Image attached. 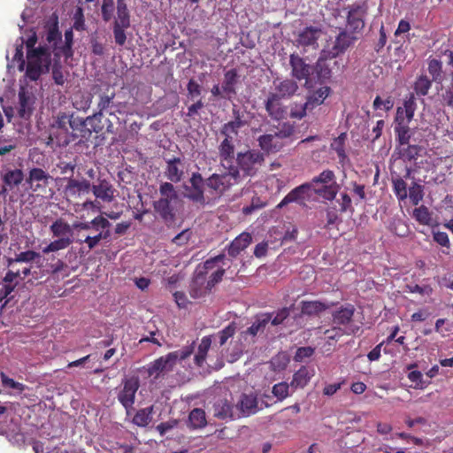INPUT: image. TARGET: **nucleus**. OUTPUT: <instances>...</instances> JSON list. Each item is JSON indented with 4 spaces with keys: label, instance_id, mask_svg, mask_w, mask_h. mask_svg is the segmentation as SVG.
Segmentation results:
<instances>
[{
    "label": "nucleus",
    "instance_id": "1",
    "mask_svg": "<svg viewBox=\"0 0 453 453\" xmlns=\"http://www.w3.org/2000/svg\"><path fill=\"white\" fill-rule=\"evenodd\" d=\"M93 96H97L96 111L90 117L101 120L104 113L113 114L111 111L114 107V98L116 96L115 90L111 88L107 83L104 85L95 84L91 87V96H88L83 104L81 106V109L85 110L89 108L92 103Z\"/></svg>",
    "mask_w": 453,
    "mask_h": 453
},
{
    "label": "nucleus",
    "instance_id": "2",
    "mask_svg": "<svg viewBox=\"0 0 453 453\" xmlns=\"http://www.w3.org/2000/svg\"><path fill=\"white\" fill-rule=\"evenodd\" d=\"M195 344L196 342L193 341L190 345L170 352L151 362L147 368L148 375L153 377L154 380H157L160 375L172 371L178 359L184 360L194 352Z\"/></svg>",
    "mask_w": 453,
    "mask_h": 453
},
{
    "label": "nucleus",
    "instance_id": "3",
    "mask_svg": "<svg viewBox=\"0 0 453 453\" xmlns=\"http://www.w3.org/2000/svg\"><path fill=\"white\" fill-rule=\"evenodd\" d=\"M27 58L26 75L31 81H37L44 71H49L50 54L47 48L40 46L36 50H28Z\"/></svg>",
    "mask_w": 453,
    "mask_h": 453
},
{
    "label": "nucleus",
    "instance_id": "4",
    "mask_svg": "<svg viewBox=\"0 0 453 453\" xmlns=\"http://www.w3.org/2000/svg\"><path fill=\"white\" fill-rule=\"evenodd\" d=\"M140 388V380L137 376L125 377L118 389L117 399L125 408L127 414L134 408L135 395Z\"/></svg>",
    "mask_w": 453,
    "mask_h": 453
},
{
    "label": "nucleus",
    "instance_id": "5",
    "mask_svg": "<svg viewBox=\"0 0 453 453\" xmlns=\"http://www.w3.org/2000/svg\"><path fill=\"white\" fill-rule=\"evenodd\" d=\"M113 36L116 44L123 46L127 41L126 30L130 27V13L125 2H118L116 15L113 17Z\"/></svg>",
    "mask_w": 453,
    "mask_h": 453
},
{
    "label": "nucleus",
    "instance_id": "6",
    "mask_svg": "<svg viewBox=\"0 0 453 453\" xmlns=\"http://www.w3.org/2000/svg\"><path fill=\"white\" fill-rule=\"evenodd\" d=\"M52 177L49 173L40 167H33L28 171L26 178V183L29 188L35 194H45Z\"/></svg>",
    "mask_w": 453,
    "mask_h": 453
},
{
    "label": "nucleus",
    "instance_id": "7",
    "mask_svg": "<svg viewBox=\"0 0 453 453\" xmlns=\"http://www.w3.org/2000/svg\"><path fill=\"white\" fill-rule=\"evenodd\" d=\"M43 37L47 42V49L55 50L62 42V35L58 28V18L53 14L44 25Z\"/></svg>",
    "mask_w": 453,
    "mask_h": 453
},
{
    "label": "nucleus",
    "instance_id": "8",
    "mask_svg": "<svg viewBox=\"0 0 453 453\" xmlns=\"http://www.w3.org/2000/svg\"><path fill=\"white\" fill-rule=\"evenodd\" d=\"M18 96V116L20 119L28 120L31 118L34 111L35 97L33 95V93L29 92L25 87H20Z\"/></svg>",
    "mask_w": 453,
    "mask_h": 453
},
{
    "label": "nucleus",
    "instance_id": "9",
    "mask_svg": "<svg viewBox=\"0 0 453 453\" xmlns=\"http://www.w3.org/2000/svg\"><path fill=\"white\" fill-rule=\"evenodd\" d=\"M66 185L63 190L64 196L67 200L79 198L82 194L90 191L91 184L87 180H77L73 177L66 179Z\"/></svg>",
    "mask_w": 453,
    "mask_h": 453
},
{
    "label": "nucleus",
    "instance_id": "10",
    "mask_svg": "<svg viewBox=\"0 0 453 453\" xmlns=\"http://www.w3.org/2000/svg\"><path fill=\"white\" fill-rule=\"evenodd\" d=\"M90 190L97 199L103 202L111 203L115 198L116 189L106 179H97L96 183L91 185Z\"/></svg>",
    "mask_w": 453,
    "mask_h": 453
},
{
    "label": "nucleus",
    "instance_id": "11",
    "mask_svg": "<svg viewBox=\"0 0 453 453\" xmlns=\"http://www.w3.org/2000/svg\"><path fill=\"white\" fill-rule=\"evenodd\" d=\"M42 255L35 250L21 251L15 255L14 257H8L6 259L7 267H15L19 263H31L35 262L38 267H41Z\"/></svg>",
    "mask_w": 453,
    "mask_h": 453
},
{
    "label": "nucleus",
    "instance_id": "12",
    "mask_svg": "<svg viewBox=\"0 0 453 453\" xmlns=\"http://www.w3.org/2000/svg\"><path fill=\"white\" fill-rule=\"evenodd\" d=\"M4 186L0 191V195L4 196L8 188L12 189L18 187L24 180L23 171L20 169L7 170L3 175Z\"/></svg>",
    "mask_w": 453,
    "mask_h": 453
},
{
    "label": "nucleus",
    "instance_id": "13",
    "mask_svg": "<svg viewBox=\"0 0 453 453\" xmlns=\"http://www.w3.org/2000/svg\"><path fill=\"white\" fill-rule=\"evenodd\" d=\"M85 131V121L82 118L74 117L73 115L71 125L69 126V134L64 138L63 142L65 144H69L70 142H74L80 136H83L82 133Z\"/></svg>",
    "mask_w": 453,
    "mask_h": 453
},
{
    "label": "nucleus",
    "instance_id": "14",
    "mask_svg": "<svg viewBox=\"0 0 453 453\" xmlns=\"http://www.w3.org/2000/svg\"><path fill=\"white\" fill-rule=\"evenodd\" d=\"M111 226V223L109 220L103 216H97L94 218L91 221H86V222H80L77 224H74V228L77 229L79 232L81 230H92V231H99L100 229L105 230L109 228Z\"/></svg>",
    "mask_w": 453,
    "mask_h": 453
},
{
    "label": "nucleus",
    "instance_id": "15",
    "mask_svg": "<svg viewBox=\"0 0 453 453\" xmlns=\"http://www.w3.org/2000/svg\"><path fill=\"white\" fill-rule=\"evenodd\" d=\"M172 201L173 200L158 199L153 203L155 211L165 223H173L174 220L173 208L171 205Z\"/></svg>",
    "mask_w": 453,
    "mask_h": 453
},
{
    "label": "nucleus",
    "instance_id": "16",
    "mask_svg": "<svg viewBox=\"0 0 453 453\" xmlns=\"http://www.w3.org/2000/svg\"><path fill=\"white\" fill-rule=\"evenodd\" d=\"M182 175L183 167L180 158H173L167 161L165 176L169 180L178 182L181 180Z\"/></svg>",
    "mask_w": 453,
    "mask_h": 453
},
{
    "label": "nucleus",
    "instance_id": "17",
    "mask_svg": "<svg viewBox=\"0 0 453 453\" xmlns=\"http://www.w3.org/2000/svg\"><path fill=\"white\" fill-rule=\"evenodd\" d=\"M181 194L193 201H198V173H193L192 177L182 185Z\"/></svg>",
    "mask_w": 453,
    "mask_h": 453
},
{
    "label": "nucleus",
    "instance_id": "18",
    "mask_svg": "<svg viewBox=\"0 0 453 453\" xmlns=\"http://www.w3.org/2000/svg\"><path fill=\"white\" fill-rule=\"evenodd\" d=\"M50 229L54 237L65 238L72 236V228L63 219H56L50 225Z\"/></svg>",
    "mask_w": 453,
    "mask_h": 453
},
{
    "label": "nucleus",
    "instance_id": "19",
    "mask_svg": "<svg viewBox=\"0 0 453 453\" xmlns=\"http://www.w3.org/2000/svg\"><path fill=\"white\" fill-rule=\"evenodd\" d=\"M153 406L140 409L133 417L132 422L140 427L147 426L152 420Z\"/></svg>",
    "mask_w": 453,
    "mask_h": 453
},
{
    "label": "nucleus",
    "instance_id": "20",
    "mask_svg": "<svg viewBox=\"0 0 453 453\" xmlns=\"http://www.w3.org/2000/svg\"><path fill=\"white\" fill-rule=\"evenodd\" d=\"M96 232V234H88L84 237V239H78V242H80L81 243H85L88 246V250H91L99 244L101 240L107 239L110 235L108 230L104 231L100 229L99 231Z\"/></svg>",
    "mask_w": 453,
    "mask_h": 453
},
{
    "label": "nucleus",
    "instance_id": "21",
    "mask_svg": "<svg viewBox=\"0 0 453 453\" xmlns=\"http://www.w3.org/2000/svg\"><path fill=\"white\" fill-rule=\"evenodd\" d=\"M73 242L71 237L59 238L50 242L47 246L42 249V253L49 254L68 248Z\"/></svg>",
    "mask_w": 453,
    "mask_h": 453
},
{
    "label": "nucleus",
    "instance_id": "22",
    "mask_svg": "<svg viewBox=\"0 0 453 453\" xmlns=\"http://www.w3.org/2000/svg\"><path fill=\"white\" fill-rule=\"evenodd\" d=\"M73 114H67L65 112H60L56 119L54 127H57L61 133L69 134V126L71 125Z\"/></svg>",
    "mask_w": 453,
    "mask_h": 453
},
{
    "label": "nucleus",
    "instance_id": "23",
    "mask_svg": "<svg viewBox=\"0 0 453 453\" xmlns=\"http://www.w3.org/2000/svg\"><path fill=\"white\" fill-rule=\"evenodd\" d=\"M159 192L161 196L159 199L173 201L178 198V194L175 191L173 185L170 182H163L159 187Z\"/></svg>",
    "mask_w": 453,
    "mask_h": 453
},
{
    "label": "nucleus",
    "instance_id": "24",
    "mask_svg": "<svg viewBox=\"0 0 453 453\" xmlns=\"http://www.w3.org/2000/svg\"><path fill=\"white\" fill-rule=\"evenodd\" d=\"M1 383L3 387L12 388L19 393H22L26 386L20 382L15 381L13 379L9 378L4 372L0 373Z\"/></svg>",
    "mask_w": 453,
    "mask_h": 453
},
{
    "label": "nucleus",
    "instance_id": "25",
    "mask_svg": "<svg viewBox=\"0 0 453 453\" xmlns=\"http://www.w3.org/2000/svg\"><path fill=\"white\" fill-rule=\"evenodd\" d=\"M17 288V284H9L2 281L0 283V303L4 302V305H6L11 300L10 296Z\"/></svg>",
    "mask_w": 453,
    "mask_h": 453
},
{
    "label": "nucleus",
    "instance_id": "26",
    "mask_svg": "<svg viewBox=\"0 0 453 453\" xmlns=\"http://www.w3.org/2000/svg\"><path fill=\"white\" fill-rule=\"evenodd\" d=\"M73 41V28H69L65 32V44L61 48L63 53L65 56H69L72 54Z\"/></svg>",
    "mask_w": 453,
    "mask_h": 453
},
{
    "label": "nucleus",
    "instance_id": "27",
    "mask_svg": "<svg viewBox=\"0 0 453 453\" xmlns=\"http://www.w3.org/2000/svg\"><path fill=\"white\" fill-rule=\"evenodd\" d=\"M8 271L4 276L2 281L9 283V284H19L17 280L18 278L20 277L19 269H15V267H8Z\"/></svg>",
    "mask_w": 453,
    "mask_h": 453
},
{
    "label": "nucleus",
    "instance_id": "28",
    "mask_svg": "<svg viewBox=\"0 0 453 453\" xmlns=\"http://www.w3.org/2000/svg\"><path fill=\"white\" fill-rule=\"evenodd\" d=\"M74 22L73 25V28H74L77 31H82L85 30V22H84V16H83V11L81 7H78L74 16Z\"/></svg>",
    "mask_w": 453,
    "mask_h": 453
},
{
    "label": "nucleus",
    "instance_id": "29",
    "mask_svg": "<svg viewBox=\"0 0 453 453\" xmlns=\"http://www.w3.org/2000/svg\"><path fill=\"white\" fill-rule=\"evenodd\" d=\"M114 11V2H103L102 16L105 22H108L112 18Z\"/></svg>",
    "mask_w": 453,
    "mask_h": 453
},
{
    "label": "nucleus",
    "instance_id": "30",
    "mask_svg": "<svg viewBox=\"0 0 453 453\" xmlns=\"http://www.w3.org/2000/svg\"><path fill=\"white\" fill-rule=\"evenodd\" d=\"M52 78L56 84L63 85L65 81V77L62 71V67L58 65H54L52 68Z\"/></svg>",
    "mask_w": 453,
    "mask_h": 453
},
{
    "label": "nucleus",
    "instance_id": "31",
    "mask_svg": "<svg viewBox=\"0 0 453 453\" xmlns=\"http://www.w3.org/2000/svg\"><path fill=\"white\" fill-rule=\"evenodd\" d=\"M66 267L67 265L63 260L57 259L55 263L50 265V271H47V273H50L51 275H56Z\"/></svg>",
    "mask_w": 453,
    "mask_h": 453
},
{
    "label": "nucleus",
    "instance_id": "32",
    "mask_svg": "<svg viewBox=\"0 0 453 453\" xmlns=\"http://www.w3.org/2000/svg\"><path fill=\"white\" fill-rule=\"evenodd\" d=\"M177 425L176 420H170L158 424L156 427L157 431L161 434L165 435L168 431L173 429Z\"/></svg>",
    "mask_w": 453,
    "mask_h": 453
},
{
    "label": "nucleus",
    "instance_id": "33",
    "mask_svg": "<svg viewBox=\"0 0 453 453\" xmlns=\"http://www.w3.org/2000/svg\"><path fill=\"white\" fill-rule=\"evenodd\" d=\"M21 42L16 46V52H15V55H14V60H17V61H20V64H19V70H23L24 68V65H25V60L23 58V43H24V40L22 37L19 38Z\"/></svg>",
    "mask_w": 453,
    "mask_h": 453
},
{
    "label": "nucleus",
    "instance_id": "34",
    "mask_svg": "<svg viewBox=\"0 0 453 453\" xmlns=\"http://www.w3.org/2000/svg\"><path fill=\"white\" fill-rule=\"evenodd\" d=\"M57 166L60 170V173L62 174H65L68 172H70L72 173V175H73V171H74V169L76 167V165L73 164V163H71V162H59L57 165Z\"/></svg>",
    "mask_w": 453,
    "mask_h": 453
},
{
    "label": "nucleus",
    "instance_id": "35",
    "mask_svg": "<svg viewBox=\"0 0 453 453\" xmlns=\"http://www.w3.org/2000/svg\"><path fill=\"white\" fill-rule=\"evenodd\" d=\"M173 296H174L175 302L180 308H187L188 307V298L183 292L177 291L174 293Z\"/></svg>",
    "mask_w": 453,
    "mask_h": 453
},
{
    "label": "nucleus",
    "instance_id": "36",
    "mask_svg": "<svg viewBox=\"0 0 453 453\" xmlns=\"http://www.w3.org/2000/svg\"><path fill=\"white\" fill-rule=\"evenodd\" d=\"M189 238V233L185 230L177 234L173 239V242L176 243L177 245H182L188 242Z\"/></svg>",
    "mask_w": 453,
    "mask_h": 453
},
{
    "label": "nucleus",
    "instance_id": "37",
    "mask_svg": "<svg viewBox=\"0 0 453 453\" xmlns=\"http://www.w3.org/2000/svg\"><path fill=\"white\" fill-rule=\"evenodd\" d=\"M188 422L193 428L198 427V408H194L188 416Z\"/></svg>",
    "mask_w": 453,
    "mask_h": 453
},
{
    "label": "nucleus",
    "instance_id": "38",
    "mask_svg": "<svg viewBox=\"0 0 453 453\" xmlns=\"http://www.w3.org/2000/svg\"><path fill=\"white\" fill-rule=\"evenodd\" d=\"M36 42H37V36H36L35 32H34L33 35H30L26 42V46H27V51L36 50L37 48H35V45Z\"/></svg>",
    "mask_w": 453,
    "mask_h": 453
},
{
    "label": "nucleus",
    "instance_id": "39",
    "mask_svg": "<svg viewBox=\"0 0 453 453\" xmlns=\"http://www.w3.org/2000/svg\"><path fill=\"white\" fill-rule=\"evenodd\" d=\"M130 227V223L128 222H120L116 225L115 233L118 234H125L127 229Z\"/></svg>",
    "mask_w": 453,
    "mask_h": 453
},
{
    "label": "nucleus",
    "instance_id": "40",
    "mask_svg": "<svg viewBox=\"0 0 453 453\" xmlns=\"http://www.w3.org/2000/svg\"><path fill=\"white\" fill-rule=\"evenodd\" d=\"M90 358V355H87L80 359H77L75 361H73V362H70L68 365H67V367L68 368H72V367H77V366H81L83 364H85L88 360H89Z\"/></svg>",
    "mask_w": 453,
    "mask_h": 453
},
{
    "label": "nucleus",
    "instance_id": "41",
    "mask_svg": "<svg viewBox=\"0 0 453 453\" xmlns=\"http://www.w3.org/2000/svg\"><path fill=\"white\" fill-rule=\"evenodd\" d=\"M188 89L191 96L198 94V83L193 80L188 82Z\"/></svg>",
    "mask_w": 453,
    "mask_h": 453
},
{
    "label": "nucleus",
    "instance_id": "42",
    "mask_svg": "<svg viewBox=\"0 0 453 453\" xmlns=\"http://www.w3.org/2000/svg\"><path fill=\"white\" fill-rule=\"evenodd\" d=\"M92 51L94 54L101 56L104 54V47L101 43L95 42L92 44Z\"/></svg>",
    "mask_w": 453,
    "mask_h": 453
},
{
    "label": "nucleus",
    "instance_id": "43",
    "mask_svg": "<svg viewBox=\"0 0 453 453\" xmlns=\"http://www.w3.org/2000/svg\"><path fill=\"white\" fill-rule=\"evenodd\" d=\"M20 273V280H24L27 276H29L32 273V266H25L22 269H19Z\"/></svg>",
    "mask_w": 453,
    "mask_h": 453
},
{
    "label": "nucleus",
    "instance_id": "44",
    "mask_svg": "<svg viewBox=\"0 0 453 453\" xmlns=\"http://www.w3.org/2000/svg\"><path fill=\"white\" fill-rule=\"evenodd\" d=\"M150 280L143 277L136 280V286L142 290L148 288Z\"/></svg>",
    "mask_w": 453,
    "mask_h": 453
},
{
    "label": "nucleus",
    "instance_id": "45",
    "mask_svg": "<svg viewBox=\"0 0 453 453\" xmlns=\"http://www.w3.org/2000/svg\"><path fill=\"white\" fill-rule=\"evenodd\" d=\"M33 449L35 453H49L44 451L43 443L41 441H35L33 445Z\"/></svg>",
    "mask_w": 453,
    "mask_h": 453
},
{
    "label": "nucleus",
    "instance_id": "46",
    "mask_svg": "<svg viewBox=\"0 0 453 453\" xmlns=\"http://www.w3.org/2000/svg\"><path fill=\"white\" fill-rule=\"evenodd\" d=\"M155 335V333H151L150 334V337H146V338H142L140 342H150L154 344H157L158 346H161V343L158 342V340L157 338L154 337Z\"/></svg>",
    "mask_w": 453,
    "mask_h": 453
},
{
    "label": "nucleus",
    "instance_id": "47",
    "mask_svg": "<svg viewBox=\"0 0 453 453\" xmlns=\"http://www.w3.org/2000/svg\"><path fill=\"white\" fill-rule=\"evenodd\" d=\"M116 353V349L114 348L109 349L104 355V360H109L114 354Z\"/></svg>",
    "mask_w": 453,
    "mask_h": 453
},
{
    "label": "nucleus",
    "instance_id": "48",
    "mask_svg": "<svg viewBox=\"0 0 453 453\" xmlns=\"http://www.w3.org/2000/svg\"><path fill=\"white\" fill-rule=\"evenodd\" d=\"M198 111V102L197 103H195L193 104L189 108H188V115L192 116L194 114H196Z\"/></svg>",
    "mask_w": 453,
    "mask_h": 453
},
{
    "label": "nucleus",
    "instance_id": "49",
    "mask_svg": "<svg viewBox=\"0 0 453 453\" xmlns=\"http://www.w3.org/2000/svg\"><path fill=\"white\" fill-rule=\"evenodd\" d=\"M13 149H14V146H12V145L1 147L0 148V156L5 155L6 153L10 152Z\"/></svg>",
    "mask_w": 453,
    "mask_h": 453
},
{
    "label": "nucleus",
    "instance_id": "50",
    "mask_svg": "<svg viewBox=\"0 0 453 453\" xmlns=\"http://www.w3.org/2000/svg\"><path fill=\"white\" fill-rule=\"evenodd\" d=\"M94 206H95V202L91 201V200H87L86 202H84L82 203L83 209H90V208H93Z\"/></svg>",
    "mask_w": 453,
    "mask_h": 453
},
{
    "label": "nucleus",
    "instance_id": "51",
    "mask_svg": "<svg viewBox=\"0 0 453 453\" xmlns=\"http://www.w3.org/2000/svg\"><path fill=\"white\" fill-rule=\"evenodd\" d=\"M107 216L111 219H117L119 217V213L111 212L107 214Z\"/></svg>",
    "mask_w": 453,
    "mask_h": 453
},
{
    "label": "nucleus",
    "instance_id": "52",
    "mask_svg": "<svg viewBox=\"0 0 453 453\" xmlns=\"http://www.w3.org/2000/svg\"><path fill=\"white\" fill-rule=\"evenodd\" d=\"M87 175L90 178H94L95 176V171L93 168H90L88 172H87Z\"/></svg>",
    "mask_w": 453,
    "mask_h": 453
},
{
    "label": "nucleus",
    "instance_id": "53",
    "mask_svg": "<svg viewBox=\"0 0 453 453\" xmlns=\"http://www.w3.org/2000/svg\"><path fill=\"white\" fill-rule=\"evenodd\" d=\"M142 216H143V213H136V214L134 215V219H135L136 220L142 221Z\"/></svg>",
    "mask_w": 453,
    "mask_h": 453
},
{
    "label": "nucleus",
    "instance_id": "54",
    "mask_svg": "<svg viewBox=\"0 0 453 453\" xmlns=\"http://www.w3.org/2000/svg\"><path fill=\"white\" fill-rule=\"evenodd\" d=\"M7 411V408L4 405H0V414L5 413Z\"/></svg>",
    "mask_w": 453,
    "mask_h": 453
},
{
    "label": "nucleus",
    "instance_id": "55",
    "mask_svg": "<svg viewBox=\"0 0 453 453\" xmlns=\"http://www.w3.org/2000/svg\"><path fill=\"white\" fill-rule=\"evenodd\" d=\"M59 453H77V452L74 449H72V450L63 449V450H60Z\"/></svg>",
    "mask_w": 453,
    "mask_h": 453
},
{
    "label": "nucleus",
    "instance_id": "56",
    "mask_svg": "<svg viewBox=\"0 0 453 453\" xmlns=\"http://www.w3.org/2000/svg\"><path fill=\"white\" fill-rule=\"evenodd\" d=\"M194 361H195L196 364H198V353H196L194 355Z\"/></svg>",
    "mask_w": 453,
    "mask_h": 453
},
{
    "label": "nucleus",
    "instance_id": "57",
    "mask_svg": "<svg viewBox=\"0 0 453 453\" xmlns=\"http://www.w3.org/2000/svg\"><path fill=\"white\" fill-rule=\"evenodd\" d=\"M78 235L80 236L79 239H84V237L86 236L85 234H81V233H79Z\"/></svg>",
    "mask_w": 453,
    "mask_h": 453
},
{
    "label": "nucleus",
    "instance_id": "58",
    "mask_svg": "<svg viewBox=\"0 0 453 453\" xmlns=\"http://www.w3.org/2000/svg\"><path fill=\"white\" fill-rule=\"evenodd\" d=\"M102 372V370H101V369H96V370L94 371V373H99V372Z\"/></svg>",
    "mask_w": 453,
    "mask_h": 453
},
{
    "label": "nucleus",
    "instance_id": "59",
    "mask_svg": "<svg viewBox=\"0 0 453 453\" xmlns=\"http://www.w3.org/2000/svg\"><path fill=\"white\" fill-rule=\"evenodd\" d=\"M110 344H111V342H105L104 343V346H109Z\"/></svg>",
    "mask_w": 453,
    "mask_h": 453
}]
</instances>
